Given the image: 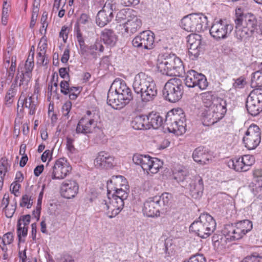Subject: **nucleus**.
<instances>
[{"label": "nucleus", "mask_w": 262, "mask_h": 262, "mask_svg": "<svg viewBox=\"0 0 262 262\" xmlns=\"http://www.w3.org/2000/svg\"><path fill=\"white\" fill-rule=\"evenodd\" d=\"M185 116L181 109L167 113L165 125L170 133H172L177 136L182 135L186 130Z\"/></svg>", "instance_id": "nucleus-8"}, {"label": "nucleus", "mask_w": 262, "mask_h": 262, "mask_svg": "<svg viewBox=\"0 0 262 262\" xmlns=\"http://www.w3.org/2000/svg\"><path fill=\"white\" fill-rule=\"evenodd\" d=\"M241 158L243 161L244 165L246 168H247V170H249V167L255 162V158L252 155H244L241 157Z\"/></svg>", "instance_id": "nucleus-47"}, {"label": "nucleus", "mask_w": 262, "mask_h": 262, "mask_svg": "<svg viewBox=\"0 0 262 262\" xmlns=\"http://www.w3.org/2000/svg\"><path fill=\"white\" fill-rule=\"evenodd\" d=\"M13 241V236L11 232H8L3 235L2 242L5 246L11 244Z\"/></svg>", "instance_id": "nucleus-51"}, {"label": "nucleus", "mask_w": 262, "mask_h": 262, "mask_svg": "<svg viewBox=\"0 0 262 262\" xmlns=\"http://www.w3.org/2000/svg\"><path fill=\"white\" fill-rule=\"evenodd\" d=\"M68 31L67 27L63 26L59 33V36L62 38L63 41L65 42L68 38Z\"/></svg>", "instance_id": "nucleus-63"}, {"label": "nucleus", "mask_w": 262, "mask_h": 262, "mask_svg": "<svg viewBox=\"0 0 262 262\" xmlns=\"http://www.w3.org/2000/svg\"><path fill=\"white\" fill-rule=\"evenodd\" d=\"M184 262H206L205 257L202 254H195L190 257L187 261Z\"/></svg>", "instance_id": "nucleus-52"}, {"label": "nucleus", "mask_w": 262, "mask_h": 262, "mask_svg": "<svg viewBox=\"0 0 262 262\" xmlns=\"http://www.w3.org/2000/svg\"><path fill=\"white\" fill-rule=\"evenodd\" d=\"M31 216L29 214L24 215L17 222V235L19 241H21V236H26L28 232V226L30 222Z\"/></svg>", "instance_id": "nucleus-32"}, {"label": "nucleus", "mask_w": 262, "mask_h": 262, "mask_svg": "<svg viewBox=\"0 0 262 262\" xmlns=\"http://www.w3.org/2000/svg\"><path fill=\"white\" fill-rule=\"evenodd\" d=\"M201 38L200 35L196 33H192L187 37L188 54L192 60L195 59L200 54Z\"/></svg>", "instance_id": "nucleus-20"}, {"label": "nucleus", "mask_w": 262, "mask_h": 262, "mask_svg": "<svg viewBox=\"0 0 262 262\" xmlns=\"http://www.w3.org/2000/svg\"><path fill=\"white\" fill-rule=\"evenodd\" d=\"M67 0H54V3L53 6V11L58 10L61 5L62 4V7H63L66 4Z\"/></svg>", "instance_id": "nucleus-60"}, {"label": "nucleus", "mask_w": 262, "mask_h": 262, "mask_svg": "<svg viewBox=\"0 0 262 262\" xmlns=\"http://www.w3.org/2000/svg\"><path fill=\"white\" fill-rule=\"evenodd\" d=\"M234 36L239 41L245 40L251 36L257 29V20L252 13H242L241 8L236 9Z\"/></svg>", "instance_id": "nucleus-2"}, {"label": "nucleus", "mask_w": 262, "mask_h": 262, "mask_svg": "<svg viewBox=\"0 0 262 262\" xmlns=\"http://www.w3.org/2000/svg\"><path fill=\"white\" fill-rule=\"evenodd\" d=\"M189 184L185 188L189 189L192 197L195 199L201 198L204 190L202 178L199 176H195L192 180H189Z\"/></svg>", "instance_id": "nucleus-23"}, {"label": "nucleus", "mask_w": 262, "mask_h": 262, "mask_svg": "<svg viewBox=\"0 0 262 262\" xmlns=\"http://www.w3.org/2000/svg\"><path fill=\"white\" fill-rule=\"evenodd\" d=\"M241 262H262V253L253 252L251 255L245 257Z\"/></svg>", "instance_id": "nucleus-45"}, {"label": "nucleus", "mask_w": 262, "mask_h": 262, "mask_svg": "<svg viewBox=\"0 0 262 262\" xmlns=\"http://www.w3.org/2000/svg\"><path fill=\"white\" fill-rule=\"evenodd\" d=\"M158 198L155 196L148 198L144 203L143 212L144 214L148 217H155L160 215V210L161 209L158 203Z\"/></svg>", "instance_id": "nucleus-22"}, {"label": "nucleus", "mask_w": 262, "mask_h": 262, "mask_svg": "<svg viewBox=\"0 0 262 262\" xmlns=\"http://www.w3.org/2000/svg\"><path fill=\"white\" fill-rule=\"evenodd\" d=\"M61 93L64 95H68L69 93L70 85L68 81H62L60 83Z\"/></svg>", "instance_id": "nucleus-55"}, {"label": "nucleus", "mask_w": 262, "mask_h": 262, "mask_svg": "<svg viewBox=\"0 0 262 262\" xmlns=\"http://www.w3.org/2000/svg\"><path fill=\"white\" fill-rule=\"evenodd\" d=\"M114 158L105 151H100L94 160L95 167L99 168H111L113 166Z\"/></svg>", "instance_id": "nucleus-25"}, {"label": "nucleus", "mask_w": 262, "mask_h": 262, "mask_svg": "<svg viewBox=\"0 0 262 262\" xmlns=\"http://www.w3.org/2000/svg\"><path fill=\"white\" fill-rule=\"evenodd\" d=\"M133 87L143 102L152 100L157 95V88L152 78L143 72L135 76Z\"/></svg>", "instance_id": "nucleus-3"}, {"label": "nucleus", "mask_w": 262, "mask_h": 262, "mask_svg": "<svg viewBox=\"0 0 262 262\" xmlns=\"http://www.w3.org/2000/svg\"><path fill=\"white\" fill-rule=\"evenodd\" d=\"M95 45H91L90 46H85L83 48V50L82 49L80 51V54L86 57L89 55H91L93 56L96 55V48H94Z\"/></svg>", "instance_id": "nucleus-46"}, {"label": "nucleus", "mask_w": 262, "mask_h": 262, "mask_svg": "<svg viewBox=\"0 0 262 262\" xmlns=\"http://www.w3.org/2000/svg\"><path fill=\"white\" fill-rule=\"evenodd\" d=\"M184 93V86L179 78H172L169 80L165 84L163 95L168 101L175 103L179 101Z\"/></svg>", "instance_id": "nucleus-9"}, {"label": "nucleus", "mask_w": 262, "mask_h": 262, "mask_svg": "<svg viewBox=\"0 0 262 262\" xmlns=\"http://www.w3.org/2000/svg\"><path fill=\"white\" fill-rule=\"evenodd\" d=\"M203 103L206 107L209 108L214 103V100L218 98L212 94L211 92H206L201 94Z\"/></svg>", "instance_id": "nucleus-39"}, {"label": "nucleus", "mask_w": 262, "mask_h": 262, "mask_svg": "<svg viewBox=\"0 0 262 262\" xmlns=\"http://www.w3.org/2000/svg\"><path fill=\"white\" fill-rule=\"evenodd\" d=\"M139 2V0H121V4L126 7L137 5Z\"/></svg>", "instance_id": "nucleus-62"}, {"label": "nucleus", "mask_w": 262, "mask_h": 262, "mask_svg": "<svg viewBox=\"0 0 262 262\" xmlns=\"http://www.w3.org/2000/svg\"><path fill=\"white\" fill-rule=\"evenodd\" d=\"M78 190L79 186L74 180H66L62 182L60 187L61 196L68 199L75 198Z\"/></svg>", "instance_id": "nucleus-21"}, {"label": "nucleus", "mask_w": 262, "mask_h": 262, "mask_svg": "<svg viewBox=\"0 0 262 262\" xmlns=\"http://www.w3.org/2000/svg\"><path fill=\"white\" fill-rule=\"evenodd\" d=\"M72 167L64 158L57 160L49 170L47 177L52 180L64 179L71 172Z\"/></svg>", "instance_id": "nucleus-12"}, {"label": "nucleus", "mask_w": 262, "mask_h": 262, "mask_svg": "<svg viewBox=\"0 0 262 262\" xmlns=\"http://www.w3.org/2000/svg\"><path fill=\"white\" fill-rule=\"evenodd\" d=\"M19 102H20L22 107H25L29 110V115L35 114L37 105V99L34 95L26 97L22 92L19 98Z\"/></svg>", "instance_id": "nucleus-28"}, {"label": "nucleus", "mask_w": 262, "mask_h": 262, "mask_svg": "<svg viewBox=\"0 0 262 262\" xmlns=\"http://www.w3.org/2000/svg\"><path fill=\"white\" fill-rule=\"evenodd\" d=\"M76 38L77 41L79 43L80 46V50L82 49L83 50L84 47L85 46L84 43V40L82 37V34L80 32V29L78 27L77 28L76 30Z\"/></svg>", "instance_id": "nucleus-49"}, {"label": "nucleus", "mask_w": 262, "mask_h": 262, "mask_svg": "<svg viewBox=\"0 0 262 262\" xmlns=\"http://www.w3.org/2000/svg\"><path fill=\"white\" fill-rule=\"evenodd\" d=\"M101 38L104 43L111 47L115 46L117 40L115 32L108 29H105L101 32Z\"/></svg>", "instance_id": "nucleus-34"}, {"label": "nucleus", "mask_w": 262, "mask_h": 262, "mask_svg": "<svg viewBox=\"0 0 262 262\" xmlns=\"http://www.w3.org/2000/svg\"><path fill=\"white\" fill-rule=\"evenodd\" d=\"M233 30L232 25L220 19L215 20L210 29L211 36L215 40H220L227 38Z\"/></svg>", "instance_id": "nucleus-13"}, {"label": "nucleus", "mask_w": 262, "mask_h": 262, "mask_svg": "<svg viewBox=\"0 0 262 262\" xmlns=\"http://www.w3.org/2000/svg\"><path fill=\"white\" fill-rule=\"evenodd\" d=\"M91 18L90 16L85 13H82L78 19L77 24L86 25L89 24Z\"/></svg>", "instance_id": "nucleus-54"}, {"label": "nucleus", "mask_w": 262, "mask_h": 262, "mask_svg": "<svg viewBox=\"0 0 262 262\" xmlns=\"http://www.w3.org/2000/svg\"><path fill=\"white\" fill-rule=\"evenodd\" d=\"M19 80L18 81L16 85L14 86L13 85L15 83V80L11 85V88L8 91L7 93V95L5 97V99L6 101V103L7 104H11L13 101V98L16 94V90L15 89L16 86H17L18 83H19Z\"/></svg>", "instance_id": "nucleus-44"}, {"label": "nucleus", "mask_w": 262, "mask_h": 262, "mask_svg": "<svg viewBox=\"0 0 262 262\" xmlns=\"http://www.w3.org/2000/svg\"><path fill=\"white\" fill-rule=\"evenodd\" d=\"M33 204V200L31 196L27 194L23 195L20 202L21 207H26L27 208H30Z\"/></svg>", "instance_id": "nucleus-48"}, {"label": "nucleus", "mask_w": 262, "mask_h": 262, "mask_svg": "<svg viewBox=\"0 0 262 262\" xmlns=\"http://www.w3.org/2000/svg\"><path fill=\"white\" fill-rule=\"evenodd\" d=\"M10 165L8 164V160L5 157H3L0 159V190L2 189L4 177L8 170V167Z\"/></svg>", "instance_id": "nucleus-38"}, {"label": "nucleus", "mask_w": 262, "mask_h": 262, "mask_svg": "<svg viewBox=\"0 0 262 262\" xmlns=\"http://www.w3.org/2000/svg\"><path fill=\"white\" fill-rule=\"evenodd\" d=\"M20 187L19 183L17 182H13L10 186V190L12 191V193H13L15 196H18L19 193V189Z\"/></svg>", "instance_id": "nucleus-59"}, {"label": "nucleus", "mask_w": 262, "mask_h": 262, "mask_svg": "<svg viewBox=\"0 0 262 262\" xmlns=\"http://www.w3.org/2000/svg\"><path fill=\"white\" fill-rule=\"evenodd\" d=\"M10 60V59L6 60L4 63V66L6 68H7V79L8 80H11L14 75V73L16 71V56H13L11 59V64L9 66Z\"/></svg>", "instance_id": "nucleus-37"}, {"label": "nucleus", "mask_w": 262, "mask_h": 262, "mask_svg": "<svg viewBox=\"0 0 262 262\" xmlns=\"http://www.w3.org/2000/svg\"><path fill=\"white\" fill-rule=\"evenodd\" d=\"M110 182L114 183L116 186L114 190L115 193L112 194V196L120 199L122 202H124L127 198L129 191V186L126 179L122 176H113Z\"/></svg>", "instance_id": "nucleus-17"}, {"label": "nucleus", "mask_w": 262, "mask_h": 262, "mask_svg": "<svg viewBox=\"0 0 262 262\" xmlns=\"http://www.w3.org/2000/svg\"><path fill=\"white\" fill-rule=\"evenodd\" d=\"M251 84L253 88L262 87V71H258L253 73Z\"/></svg>", "instance_id": "nucleus-42"}, {"label": "nucleus", "mask_w": 262, "mask_h": 262, "mask_svg": "<svg viewBox=\"0 0 262 262\" xmlns=\"http://www.w3.org/2000/svg\"><path fill=\"white\" fill-rule=\"evenodd\" d=\"M47 40L45 37L44 36H42L40 41L39 43V49L40 51H44L46 52V49L47 47Z\"/></svg>", "instance_id": "nucleus-64"}, {"label": "nucleus", "mask_w": 262, "mask_h": 262, "mask_svg": "<svg viewBox=\"0 0 262 262\" xmlns=\"http://www.w3.org/2000/svg\"><path fill=\"white\" fill-rule=\"evenodd\" d=\"M33 7H34L33 11L32 12L31 20L30 24V27L31 28H33L35 25L37 17V12L38 11L37 6H36V8H35V6L34 4Z\"/></svg>", "instance_id": "nucleus-53"}, {"label": "nucleus", "mask_w": 262, "mask_h": 262, "mask_svg": "<svg viewBox=\"0 0 262 262\" xmlns=\"http://www.w3.org/2000/svg\"><path fill=\"white\" fill-rule=\"evenodd\" d=\"M185 84L189 88L198 86L201 90H205L208 86L206 77L194 70L187 72L185 79Z\"/></svg>", "instance_id": "nucleus-18"}, {"label": "nucleus", "mask_w": 262, "mask_h": 262, "mask_svg": "<svg viewBox=\"0 0 262 262\" xmlns=\"http://www.w3.org/2000/svg\"><path fill=\"white\" fill-rule=\"evenodd\" d=\"M133 161L135 164L140 165L148 174L157 173L163 166V162L160 159L140 154H135Z\"/></svg>", "instance_id": "nucleus-10"}, {"label": "nucleus", "mask_w": 262, "mask_h": 262, "mask_svg": "<svg viewBox=\"0 0 262 262\" xmlns=\"http://www.w3.org/2000/svg\"><path fill=\"white\" fill-rule=\"evenodd\" d=\"M243 140L247 149H255L261 141V133L259 127L255 124L251 125L246 132Z\"/></svg>", "instance_id": "nucleus-15"}, {"label": "nucleus", "mask_w": 262, "mask_h": 262, "mask_svg": "<svg viewBox=\"0 0 262 262\" xmlns=\"http://www.w3.org/2000/svg\"><path fill=\"white\" fill-rule=\"evenodd\" d=\"M43 193V190L42 189L41 190V192L39 193V196L38 198L36 211H33V214H34L35 217L36 216V214H37V220L39 219V215H40V211L41 209V201H42V199Z\"/></svg>", "instance_id": "nucleus-50"}, {"label": "nucleus", "mask_w": 262, "mask_h": 262, "mask_svg": "<svg viewBox=\"0 0 262 262\" xmlns=\"http://www.w3.org/2000/svg\"><path fill=\"white\" fill-rule=\"evenodd\" d=\"M221 119L216 115L210 109L207 108L203 113V121L204 125L209 126L214 124Z\"/></svg>", "instance_id": "nucleus-35"}, {"label": "nucleus", "mask_w": 262, "mask_h": 262, "mask_svg": "<svg viewBox=\"0 0 262 262\" xmlns=\"http://www.w3.org/2000/svg\"><path fill=\"white\" fill-rule=\"evenodd\" d=\"M96 126L94 119L82 118L77 124L76 132L84 135L90 134L93 132Z\"/></svg>", "instance_id": "nucleus-27"}, {"label": "nucleus", "mask_w": 262, "mask_h": 262, "mask_svg": "<svg viewBox=\"0 0 262 262\" xmlns=\"http://www.w3.org/2000/svg\"><path fill=\"white\" fill-rule=\"evenodd\" d=\"M246 106L252 116H256L262 111V89L252 91L247 98Z\"/></svg>", "instance_id": "nucleus-11"}, {"label": "nucleus", "mask_w": 262, "mask_h": 262, "mask_svg": "<svg viewBox=\"0 0 262 262\" xmlns=\"http://www.w3.org/2000/svg\"><path fill=\"white\" fill-rule=\"evenodd\" d=\"M146 124V115L136 116L131 122V125L133 128L137 130L147 129Z\"/></svg>", "instance_id": "nucleus-36"}, {"label": "nucleus", "mask_w": 262, "mask_h": 262, "mask_svg": "<svg viewBox=\"0 0 262 262\" xmlns=\"http://www.w3.org/2000/svg\"><path fill=\"white\" fill-rule=\"evenodd\" d=\"M115 8V3L113 0H107L102 10L99 11L96 17V23L103 27L110 22L114 17L113 9Z\"/></svg>", "instance_id": "nucleus-16"}, {"label": "nucleus", "mask_w": 262, "mask_h": 262, "mask_svg": "<svg viewBox=\"0 0 262 262\" xmlns=\"http://www.w3.org/2000/svg\"><path fill=\"white\" fill-rule=\"evenodd\" d=\"M173 178L178 183H181L183 187H187V183L189 181L187 180V177L189 176L188 170L183 167H180L178 168H175L173 171Z\"/></svg>", "instance_id": "nucleus-29"}, {"label": "nucleus", "mask_w": 262, "mask_h": 262, "mask_svg": "<svg viewBox=\"0 0 262 262\" xmlns=\"http://www.w3.org/2000/svg\"><path fill=\"white\" fill-rule=\"evenodd\" d=\"M124 205V202L117 198L108 196L106 199L103 200L100 203V207L103 211H107L110 218L116 216L122 209Z\"/></svg>", "instance_id": "nucleus-14"}, {"label": "nucleus", "mask_w": 262, "mask_h": 262, "mask_svg": "<svg viewBox=\"0 0 262 262\" xmlns=\"http://www.w3.org/2000/svg\"><path fill=\"white\" fill-rule=\"evenodd\" d=\"M33 51L29 54L25 63H20L18 65L16 75L15 77L14 86L19 80V86L26 91L28 84L32 77V72L34 68V47L32 46Z\"/></svg>", "instance_id": "nucleus-7"}, {"label": "nucleus", "mask_w": 262, "mask_h": 262, "mask_svg": "<svg viewBox=\"0 0 262 262\" xmlns=\"http://www.w3.org/2000/svg\"><path fill=\"white\" fill-rule=\"evenodd\" d=\"M155 35L150 31H144L136 36L132 40L133 45L137 48L150 50L154 47Z\"/></svg>", "instance_id": "nucleus-19"}, {"label": "nucleus", "mask_w": 262, "mask_h": 262, "mask_svg": "<svg viewBox=\"0 0 262 262\" xmlns=\"http://www.w3.org/2000/svg\"><path fill=\"white\" fill-rule=\"evenodd\" d=\"M230 164H232V168L237 171H246L247 168L245 167L243 161L239 157L238 158H235L229 162V166H230Z\"/></svg>", "instance_id": "nucleus-41"}, {"label": "nucleus", "mask_w": 262, "mask_h": 262, "mask_svg": "<svg viewBox=\"0 0 262 262\" xmlns=\"http://www.w3.org/2000/svg\"><path fill=\"white\" fill-rule=\"evenodd\" d=\"M157 66L162 74L170 76H179L184 69L181 60L174 54L159 55Z\"/></svg>", "instance_id": "nucleus-4"}, {"label": "nucleus", "mask_w": 262, "mask_h": 262, "mask_svg": "<svg viewBox=\"0 0 262 262\" xmlns=\"http://www.w3.org/2000/svg\"><path fill=\"white\" fill-rule=\"evenodd\" d=\"M192 158L195 162L202 165L208 164L212 161L211 155L203 146H199L194 150Z\"/></svg>", "instance_id": "nucleus-24"}, {"label": "nucleus", "mask_w": 262, "mask_h": 262, "mask_svg": "<svg viewBox=\"0 0 262 262\" xmlns=\"http://www.w3.org/2000/svg\"><path fill=\"white\" fill-rule=\"evenodd\" d=\"M72 107V103L70 101L66 102L62 107L63 115L67 116L71 110Z\"/></svg>", "instance_id": "nucleus-57"}, {"label": "nucleus", "mask_w": 262, "mask_h": 262, "mask_svg": "<svg viewBox=\"0 0 262 262\" xmlns=\"http://www.w3.org/2000/svg\"><path fill=\"white\" fill-rule=\"evenodd\" d=\"M133 98L132 91L125 82L120 79H116L108 92L107 103L113 108L118 110L128 104Z\"/></svg>", "instance_id": "nucleus-1"}, {"label": "nucleus", "mask_w": 262, "mask_h": 262, "mask_svg": "<svg viewBox=\"0 0 262 262\" xmlns=\"http://www.w3.org/2000/svg\"><path fill=\"white\" fill-rule=\"evenodd\" d=\"M243 236H244L248 232L250 231L253 228L252 222L248 220H244L236 223Z\"/></svg>", "instance_id": "nucleus-40"}, {"label": "nucleus", "mask_w": 262, "mask_h": 262, "mask_svg": "<svg viewBox=\"0 0 262 262\" xmlns=\"http://www.w3.org/2000/svg\"><path fill=\"white\" fill-rule=\"evenodd\" d=\"M216 115L222 119L226 113V102L221 98L214 100L213 104L209 107Z\"/></svg>", "instance_id": "nucleus-30"}, {"label": "nucleus", "mask_w": 262, "mask_h": 262, "mask_svg": "<svg viewBox=\"0 0 262 262\" xmlns=\"http://www.w3.org/2000/svg\"><path fill=\"white\" fill-rule=\"evenodd\" d=\"M163 119L159 114L151 112L146 116V128L158 129L163 124Z\"/></svg>", "instance_id": "nucleus-31"}, {"label": "nucleus", "mask_w": 262, "mask_h": 262, "mask_svg": "<svg viewBox=\"0 0 262 262\" xmlns=\"http://www.w3.org/2000/svg\"><path fill=\"white\" fill-rule=\"evenodd\" d=\"M142 21L137 16H134L124 23V27L126 32L134 34L141 27Z\"/></svg>", "instance_id": "nucleus-33"}, {"label": "nucleus", "mask_w": 262, "mask_h": 262, "mask_svg": "<svg viewBox=\"0 0 262 262\" xmlns=\"http://www.w3.org/2000/svg\"><path fill=\"white\" fill-rule=\"evenodd\" d=\"M14 44H15V40L13 37L12 38H9L7 42V53L8 54H11L12 51H13V49L14 47Z\"/></svg>", "instance_id": "nucleus-61"}, {"label": "nucleus", "mask_w": 262, "mask_h": 262, "mask_svg": "<svg viewBox=\"0 0 262 262\" xmlns=\"http://www.w3.org/2000/svg\"><path fill=\"white\" fill-rule=\"evenodd\" d=\"M222 233L227 239L231 241L239 239L244 236L236 223L225 225Z\"/></svg>", "instance_id": "nucleus-26"}, {"label": "nucleus", "mask_w": 262, "mask_h": 262, "mask_svg": "<svg viewBox=\"0 0 262 262\" xmlns=\"http://www.w3.org/2000/svg\"><path fill=\"white\" fill-rule=\"evenodd\" d=\"M181 25L186 31L201 32L207 29L208 18L202 13H192L183 17Z\"/></svg>", "instance_id": "nucleus-6"}, {"label": "nucleus", "mask_w": 262, "mask_h": 262, "mask_svg": "<svg viewBox=\"0 0 262 262\" xmlns=\"http://www.w3.org/2000/svg\"><path fill=\"white\" fill-rule=\"evenodd\" d=\"M161 208L167 206L170 203L171 195L168 193H163L161 196H155Z\"/></svg>", "instance_id": "nucleus-43"}, {"label": "nucleus", "mask_w": 262, "mask_h": 262, "mask_svg": "<svg viewBox=\"0 0 262 262\" xmlns=\"http://www.w3.org/2000/svg\"><path fill=\"white\" fill-rule=\"evenodd\" d=\"M16 206V203H15V206L12 205L10 207H5L4 211L5 212L6 216L8 218H11L15 212Z\"/></svg>", "instance_id": "nucleus-56"}, {"label": "nucleus", "mask_w": 262, "mask_h": 262, "mask_svg": "<svg viewBox=\"0 0 262 262\" xmlns=\"http://www.w3.org/2000/svg\"><path fill=\"white\" fill-rule=\"evenodd\" d=\"M246 83V82L245 78L241 77L235 80V82L233 83V86L236 89H241L244 86Z\"/></svg>", "instance_id": "nucleus-58"}, {"label": "nucleus", "mask_w": 262, "mask_h": 262, "mask_svg": "<svg viewBox=\"0 0 262 262\" xmlns=\"http://www.w3.org/2000/svg\"><path fill=\"white\" fill-rule=\"evenodd\" d=\"M216 223L213 218L207 213L201 214L199 220L193 222L190 226V230L195 232L201 238H207L214 231Z\"/></svg>", "instance_id": "nucleus-5"}]
</instances>
